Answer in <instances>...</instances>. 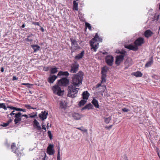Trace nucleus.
<instances>
[{
  "label": "nucleus",
  "instance_id": "obj_1",
  "mask_svg": "<svg viewBox=\"0 0 160 160\" xmlns=\"http://www.w3.org/2000/svg\"><path fill=\"white\" fill-rule=\"evenodd\" d=\"M83 78L82 75L78 73L73 75L71 83L68 86L67 89L68 97L74 98L77 96L78 91L79 90V86L82 84Z\"/></svg>",
  "mask_w": 160,
  "mask_h": 160
},
{
  "label": "nucleus",
  "instance_id": "obj_2",
  "mask_svg": "<svg viewBox=\"0 0 160 160\" xmlns=\"http://www.w3.org/2000/svg\"><path fill=\"white\" fill-rule=\"evenodd\" d=\"M102 39L99 37L98 34L96 33L94 38L92 39L90 41L91 49H93V51L96 52L98 48V43L97 41L102 42Z\"/></svg>",
  "mask_w": 160,
  "mask_h": 160
},
{
  "label": "nucleus",
  "instance_id": "obj_3",
  "mask_svg": "<svg viewBox=\"0 0 160 160\" xmlns=\"http://www.w3.org/2000/svg\"><path fill=\"white\" fill-rule=\"evenodd\" d=\"M109 69V68L107 66L103 67L102 69L101 74L102 83L105 82H106V77L107 73Z\"/></svg>",
  "mask_w": 160,
  "mask_h": 160
},
{
  "label": "nucleus",
  "instance_id": "obj_4",
  "mask_svg": "<svg viewBox=\"0 0 160 160\" xmlns=\"http://www.w3.org/2000/svg\"><path fill=\"white\" fill-rule=\"evenodd\" d=\"M69 81L67 77H64L61 78L58 80V85L60 86L66 87L69 84Z\"/></svg>",
  "mask_w": 160,
  "mask_h": 160
},
{
  "label": "nucleus",
  "instance_id": "obj_5",
  "mask_svg": "<svg viewBox=\"0 0 160 160\" xmlns=\"http://www.w3.org/2000/svg\"><path fill=\"white\" fill-rule=\"evenodd\" d=\"M15 118L14 120V122L15 124H18L20 122H22V119H24L25 118H22V113L20 112H18L16 113L14 116Z\"/></svg>",
  "mask_w": 160,
  "mask_h": 160
},
{
  "label": "nucleus",
  "instance_id": "obj_6",
  "mask_svg": "<svg viewBox=\"0 0 160 160\" xmlns=\"http://www.w3.org/2000/svg\"><path fill=\"white\" fill-rule=\"evenodd\" d=\"M70 40L71 42L72 46L71 48V51L74 52L80 48L76 40L73 38H70Z\"/></svg>",
  "mask_w": 160,
  "mask_h": 160
},
{
  "label": "nucleus",
  "instance_id": "obj_7",
  "mask_svg": "<svg viewBox=\"0 0 160 160\" xmlns=\"http://www.w3.org/2000/svg\"><path fill=\"white\" fill-rule=\"evenodd\" d=\"M52 90L53 93L58 96H61L63 95V91L61 89L59 86L55 85L52 88Z\"/></svg>",
  "mask_w": 160,
  "mask_h": 160
},
{
  "label": "nucleus",
  "instance_id": "obj_8",
  "mask_svg": "<svg viewBox=\"0 0 160 160\" xmlns=\"http://www.w3.org/2000/svg\"><path fill=\"white\" fill-rule=\"evenodd\" d=\"M114 60V58L111 55H108L105 58V62L109 66H112Z\"/></svg>",
  "mask_w": 160,
  "mask_h": 160
},
{
  "label": "nucleus",
  "instance_id": "obj_9",
  "mask_svg": "<svg viewBox=\"0 0 160 160\" xmlns=\"http://www.w3.org/2000/svg\"><path fill=\"white\" fill-rule=\"evenodd\" d=\"M79 67V64L76 62L72 64L71 66L70 72L72 73H76L78 70Z\"/></svg>",
  "mask_w": 160,
  "mask_h": 160
},
{
  "label": "nucleus",
  "instance_id": "obj_10",
  "mask_svg": "<svg viewBox=\"0 0 160 160\" xmlns=\"http://www.w3.org/2000/svg\"><path fill=\"white\" fill-rule=\"evenodd\" d=\"M53 144H50L48 146L47 149V152L49 155H52L54 154L55 151L54 149Z\"/></svg>",
  "mask_w": 160,
  "mask_h": 160
},
{
  "label": "nucleus",
  "instance_id": "obj_11",
  "mask_svg": "<svg viewBox=\"0 0 160 160\" xmlns=\"http://www.w3.org/2000/svg\"><path fill=\"white\" fill-rule=\"evenodd\" d=\"M124 59V56L122 55H119L116 57L115 64L118 66L119 65L121 62H122Z\"/></svg>",
  "mask_w": 160,
  "mask_h": 160
},
{
  "label": "nucleus",
  "instance_id": "obj_12",
  "mask_svg": "<svg viewBox=\"0 0 160 160\" xmlns=\"http://www.w3.org/2000/svg\"><path fill=\"white\" fill-rule=\"evenodd\" d=\"M144 42L143 38L139 37L134 42V44L138 47V46H141Z\"/></svg>",
  "mask_w": 160,
  "mask_h": 160
},
{
  "label": "nucleus",
  "instance_id": "obj_13",
  "mask_svg": "<svg viewBox=\"0 0 160 160\" xmlns=\"http://www.w3.org/2000/svg\"><path fill=\"white\" fill-rule=\"evenodd\" d=\"M125 48L130 50H132L135 51H137L138 49V47L135 45L134 46L132 44H130L128 45H125Z\"/></svg>",
  "mask_w": 160,
  "mask_h": 160
},
{
  "label": "nucleus",
  "instance_id": "obj_14",
  "mask_svg": "<svg viewBox=\"0 0 160 160\" xmlns=\"http://www.w3.org/2000/svg\"><path fill=\"white\" fill-rule=\"evenodd\" d=\"M48 115V112L44 111H42L39 114V117L42 120H44L47 118Z\"/></svg>",
  "mask_w": 160,
  "mask_h": 160
},
{
  "label": "nucleus",
  "instance_id": "obj_15",
  "mask_svg": "<svg viewBox=\"0 0 160 160\" xmlns=\"http://www.w3.org/2000/svg\"><path fill=\"white\" fill-rule=\"evenodd\" d=\"M34 37V35L33 34H31L27 36V38H25V40L30 43H33Z\"/></svg>",
  "mask_w": 160,
  "mask_h": 160
},
{
  "label": "nucleus",
  "instance_id": "obj_16",
  "mask_svg": "<svg viewBox=\"0 0 160 160\" xmlns=\"http://www.w3.org/2000/svg\"><path fill=\"white\" fill-rule=\"evenodd\" d=\"M58 76L55 75H50L48 78V81L50 83H52L57 78Z\"/></svg>",
  "mask_w": 160,
  "mask_h": 160
},
{
  "label": "nucleus",
  "instance_id": "obj_17",
  "mask_svg": "<svg viewBox=\"0 0 160 160\" xmlns=\"http://www.w3.org/2000/svg\"><path fill=\"white\" fill-rule=\"evenodd\" d=\"M82 116V115L76 112H74L72 114V117L76 120L80 119Z\"/></svg>",
  "mask_w": 160,
  "mask_h": 160
},
{
  "label": "nucleus",
  "instance_id": "obj_18",
  "mask_svg": "<svg viewBox=\"0 0 160 160\" xmlns=\"http://www.w3.org/2000/svg\"><path fill=\"white\" fill-rule=\"evenodd\" d=\"M33 127L35 128H37L38 130H40L41 128L38 122L36 120L34 119L33 121Z\"/></svg>",
  "mask_w": 160,
  "mask_h": 160
},
{
  "label": "nucleus",
  "instance_id": "obj_19",
  "mask_svg": "<svg viewBox=\"0 0 160 160\" xmlns=\"http://www.w3.org/2000/svg\"><path fill=\"white\" fill-rule=\"evenodd\" d=\"M153 33L150 30H147L144 32V35L147 38H148L151 36Z\"/></svg>",
  "mask_w": 160,
  "mask_h": 160
},
{
  "label": "nucleus",
  "instance_id": "obj_20",
  "mask_svg": "<svg viewBox=\"0 0 160 160\" xmlns=\"http://www.w3.org/2000/svg\"><path fill=\"white\" fill-rule=\"evenodd\" d=\"M69 73L67 71H60L58 72L57 76H64L67 77L69 75Z\"/></svg>",
  "mask_w": 160,
  "mask_h": 160
},
{
  "label": "nucleus",
  "instance_id": "obj_21",
  "mask_svg": "<svg viewBox=\"0 0 160 160\" xmlns=\"http://www.w3.org/2000/svg\"><path fill=\"white\" fill-rule=\"evenodd\" d=\"M84 54V51H82L80 53L75 56V58L77 60L81 59L83 56Z\"/></svg>",
  "mask_w": 160,
  "mask_h": 160
},
{
  "label": "nucleus",
  "instance_id": "obj_22",
  "mask_svg": "<svg viewBox=\"0 0 160 160\" xmlns=\"http://www.w3.org/2000/svg\"><path fill=\"white\" fill-rule=\"evenodd\" d=\"M89 95V93L87 91H84L82 94L83 99L87 100L88 99Z\"/></svg>",
  "mask_w": 160,
  "mask_h": 160
},
{
  "label": "nucleus",
  "instance_id": "obj_23",
  "mask_svg": "<svg viewBox=\"0 0 160 160\" xmlns=\"http://www.w3.org/2000/svg\"><path fill=\"white\" fill-rule=\"evenodd\" d=\"M153 63V57H151L150 60L148 61L145 65V67H148L150 66Z\"/></svg>",
  "mask_w": 160,
  "mask_h": 160
},
{
  "label": "nucleus",
  "instance_id": "obj_24",
  "mask_svg": "<svg viewBox=\"0 0 160 160\" xmlns=\"http://www.w3.org/2000/svg\"><path fill=\"white\" fill-rule=\"evenodd\" d=\"M132 75L136 77H142V74L140 71H137L135 72L132 73Z\"/></svg>",
  "mask_w": 160,
  "mask_h": 160
},
{
  "label": "nucleus",
  "instance_id": "obj_25",
  "mask_svg": "<svg viewBox=\"0 0 160 160\" xmlns=\"http://www.w3.org/2000/svg\"><path fill=\"white\" fill-rule=\"evenodd\" d=\"M92 103L96 108H99V106L98 104V101L95 99H93Z\"/></svg>",
  "mask_w": 160,
  "mask_h": 160
},
{
  "label": "nucleus",
  "instance_id": "obj_26",
  "mask_svg": "<svg viewBox=\"0 0 160 160\" xmlns=\"http://www.w3.org/2000/svg\"><path fill=\"white\" fill-rule=\"evenodd\" d=\"M93 106L90 103L86 105L85 107L82 108V110H83L86 109L88 110L92 109Z\"/></svg>",
  "mask_w": 160,
  "mask_h": 160
},
{
  "label": "nucleus",
  "instance_id": "obj_27",
  "mask_svg": "<svg viewBox=\"0 0 160 160\" xmlns=\"http://www.w3.org/2000/svg\"><path fill=\"white\" fill-rule=\"evenodd\" d=\"M31 47L33 49L34 52H35L37 50H39L40 48V47L37 45L32 44L31 45Z\"/></svg>",
  "mask_w": 160,
  "mask_h": 160
},
{
  "label": "nucleus",
  "instance_id": "obj_28",
  "mask_svg": "<svg viewBox=\"0 0 160 160\" xmlns=\"http://www.w3.org/2000/svg\"><path fill=\"white\" fill-rule=\"evenodd\" d=\"M73 8L74 10L78 11V4L76 1H74L73 2Z\"/></svg>",
  "mask_w": 160,
  "mask_h": 160
},
{
  "label": "nucleus",
  "instance_id": "obj_29",
  "mask_svg": "<svg viewBox=\"0 0 160 160\" xmlns=\"http://www.w3.org/2000/svg\"><path fill=\"white\" fill-rule=\"evenodd\" d=\"M58 71V68L56 67L52 68L51 67L50 73L51 74H54L57 73Z\"/></svg>",
  "mask_w": 160,
  "mask_h": 160
},
{
  "label": "nucleus",
  "instance_id": "obj_30",
  "mask_svg": "<svg viewBox=\"0 0 160 160\" xmlns=\"http://www.w3.org/2000/svg\"><path fill=\"white\" fill-rule=\"evenodd\" d=\"M22 151H20L19 149L18 148L17 149H16L13 152L17 154V156L20 157L21 156L22 153L21 152Z\"/></svg>",
  "mask_w": 160,
  "mask_h": 160
},
{
  "label": "nucleus",
  "instance_id": "obj_31",
  "mask_svg": "<svg viewBox=\"0 0 160 160\" xmlns=\"http://www.w3.org/2000/svg\"><path fill=\"white\" fill-rule=\"evenodd\" d=\"M103 118L105 122L106 123L108 124L109 122L112 119V117L111 116H109L108 118L104 117Z\"/></svg>",
  "mask_w": 160,
  "mask_h": 160
},
{
  "label": "nucleus",
  "instance_id": "obj_32",
  "mask_svg": "<svg viewBox=\"0 0 160 160\" xmlns=\"http://www.w3.org/2000/svg\"><path fill=\"white\" fill-rule=\"evenodd\" d=\"M18 147H17L16 146L15 143H13L12 144L11 146V149H12V152H14L16 149H17Z\"/></svg>",
  "mask_w": 160,
  "mask_h": 160
},
{
  "label": "nucleus",
  "instance_id": "obj_33",
  "mask_svg": "<svg viewBox=\"0 0 160 160\" xmlns=\"http://www.w3.org/2000/svg\"><path fill=\"white\" fill-rule=\"evenodd\" d=\"M87 102V100L85 99L81 100L79 103V105L80 106H81L84 105Z\"/></svg>",
  "mask_w": 160,
  "mask_h": 160
},
{
  "label": "nucleus",
  "instance_id": "obj_34",
  "mask_svg": "<svg viewBox=\"0 0 160 160\" xmlns=\"http://www.w3.org/2000/svg\"><path fill=\"white\" fill-rule=\"evenodd\" d=\"M60 107L62 108L65 109L66 108V104L64 102H63L62 101H61L60 103Z\"/></svg>",
  "mask_w": 160,
  "mask_h": 160
},
{
  "label": "nucleus",
  "instance_id": "obj_35",
  "mask_svg": "<svg viewBox=\"0 0 160 160\" xmlns=\"http://www.w3.org/2000/svg\"><path fill=\"white\" fill-rule=\"evenodd\" d=\"M152 77L155 80H158L160 79V76L157 75H153L152 76Z\"/></svg>",
  "mask_w": 160,
  "mask_h": 160
},
{
  "label": "nucleus",
  "instance_id": "obj_36",
  "mask_svg": "<svg viewBox=\"0 0 160 160\" xmlns=\"http://www.w3.org/2000/svg\"><path fill=\"white\" fill-rule=\"evenodd\" d=\"M3 108L5 110H7V108L6 106L4 103H0V108Z\"/></svg>",
  "mask_w": 160,
  "mask_h": 160
},
{
  "label": "nucleus",
  "instance_id": "obj_37",
  "mask_svg": "<svg viewBox=\"0 0 160 160\" xmlns=\"http://www.w3.org/2000/svg\"><path fill=\"white\" fill-rule=\"evenodd\" d=\"M77 128L78 130H79L82 131L84 132H87V129H85L83 127H81V128Z\"/></svg>",
  "mask_w": 160,
  "mask_h": 160
},
{
  "label": "nucleus",
  "instance_id": "obj_38",
  "mask_svg": "<svg viewBox=\"0 0 160 160\" xmlns=\"http://www.w3.org/2000/svg\"><path fill=\"white\" fill-rule=\"evenodd\" d=\"M24 106L27 108L28 109H36V108L31 107V106H30V105H29V104H25Z\"/></svg>",
  "mask_w": 160,
  "mask_h": 160
},
{
  "label": "nucleus",
  "instance_id": "obj_39",
  "mask_svg": "<svg viewBox=\"0 0 160 160\" xmlns=\"http://www.w3.org/2000/svg\"><path fill=\"white\" fill-rule=\"evenodd\" d=\"M29 115H30L29 117L30 118H34L37 116L36 112L35 113L34 112L31 113V114H29Z\"/></svg>",
  "mask_w": 160,
  "mask_h": 160
},
{
  "label": "nucleus",
  "instance_id": "obj_40",
  "mask_svg": "<svg viewBox=\"0 0 160 160\" xmlns=\"http://www.w3.org/2000/svg\"><path fill=\"white\" fill-rule=\"evenodd\" d=\"M51 67H45L43 68V70L45 71L51 70Z\"/></svg>",
  "mask_w": 160,
  "mask_h": 160
},
{
  "label": "nucleus",
  "instance_id": "obj_41",
  "mask_svg": "<svg viewBox=\"0 0 160 160\" xmlns=\"http://www.w3.org/2000/svg\"><path fill=\"white\" fill-rule=\"evenodd\" d=\"M85 26L87 28H88L90 30H91L92 27L91 26V25L88 22H86L85 23Z\"/></svg>",
  "mask_w": 160,
  "mask_h": 160
},
{
  "label": "nucleus",
  "instance_id": "obj_42",
  "mask_svg": "<svg viewBox=\"0 0 160 160\" xmlns=\"http://www.w3.org/2000/svg\"><path fill=\"white\" fill-rule=\"evenodd\" d=\"M57 160H60V152L59 149H58L57 157Z\"/></svg>",
  "mask_w": 160,
  "mask_h": 160
},
{
  "label": "nucleus",
  "instance_id": "obj_43",
  "mask_svg": "<svg viewBox=\"0 0 160 160\" xmlns=\"http://www.w3.org/2000/svg\"><path fill=\"white\" fill-rule=\"evenodd\" d=\"M126 53H127L125 51H122L120 52H118V53H120L121 54H120V55H123L124 57L125 56V55L126 54Z\"/></svg>",
  "mask_w": 160,
  "mask_h": 160
},
{
  "label": "nucleus",
  "instance_id": "obj_44",
  "mask_svg": "<svg viewBox=\"0 0 160 160\" xmlns=\"http://www.w3.org/2000/svg\"><path fill=\"white\" fill-rule=\"evenodd\" d=\"M48 136L50 139H52V136L51 134V132L50 131H48Z\"/></svg>",
  "mask_w": 160,
  "mask_h": 160
},
{
  "label": "nucleus",
  "instance_id": "obj_45",
  "mask_svg": "<svg viewBox=\"0 0 160 160\" xmlns=\"http://www.w3.org/2000/svg\"><path fill=\"white\" fill-rule=\"evenodd\" d=\"M122 110L124 112H128L129 111V110L126 108H123L122 109Z\"/></svg>",
  "mask_w": 160,
  "mask_h": 160
},
{
  "label": "nucleus",
  "instance_id": "obj_46",
  "mask_svg": "<svg viewBox=\"0 0 160 160\" xmlns=\"http://www.w3.org/2000/svg\"><path fill=\"white\" fill-rule=\"evenodd\" d=\"M32 24L35 25H37L38 26H40V24L39 22H33L32 23Z\"/></svg>",
  "mask_w": 160,
  "mask_h": 160
},
{
  "label": "nucleus",
  "instance_id": "obj_47",
  "mask_svg": "<svg viewBox=\"0 0 160 160\" xmlns=\"http://www.w3.org/2000/svg\"><path fill=\"white\" fill-rule=\"evenodd\" d=\"M7 108H9L10 109H11L14 110H16V107H13L12 106H8Z\"/></svg>",
  "mask_w": 160,
  "mask_h": 160
},
{
  "label": "nucleus",
  "instance_id": "obj_48",
  "mask_svg": "<svg viewBox=\"0 0 160 160\" xmlns=\"http://www.w3.org/2000/svg\"><path fill=\"white\" fill-rule=\"evenodd\" d=\"M15 111H12L10 114V115L11 116H12V115H14V116L15 115V114H16V113H15Z\"/></svg>",
  "mask_w": 160,
  "mask_h": 160
},
{
  "label": "nucleus",
  "instance_id": "obj_49",
  "mask_svg": "<svg viewBox=\"0 0 160 160\" xmlns=\"http://www.w3.org/2000/svg\"><path fill=\"white\" fill-rule=\"evenodd\" d=\"M112 125L109 126H106L105 127V128L107 129H109L112 128Z\"/></svg>",
  "mask_w": 160,
  "mask_h": 160
},
{
  "label": "nucleus",
  "instance_id": "obj_50",
  "mask_svg": "<svg viewBox=\"0 0 160 160\" xmlns=\"http://www.w3.org/2000/svg\"><path fill=\"white\" fill-rule=\"evenodd\" d=\"M101 83H102L101 82V83H98V84H97V85L96 86V88H98L100 86H102Z\"/></svg>",
  "mask_w": 160,
  "mask_h": 160
},
{
  "label": "nucleus",
  "instance_id": "obj_51",
  "mask_svg": "<svg viewBox=\"0 0 160 160\" xmlns=\"http://www.w3.org/2000/svg\"><path fill=\"white\" fill-rule=\"evenodd\" d=\"M8 125V123H7V122L6 123H3V126L4 127H6Z\"/></svg>",
  "mask_w": 160,
  "mask_h": 160
},
{
  "label": "nucleus",
  "instance_id": "obj_52",
  "mask_svg": "<svg viewBox=\"0 0 160 160\" xmlns=\"http://www.w3.org/2000/svg\"><path fill=\"white\" fill-rule=\"evenodd\" d=\"M22 118L23 117H25L26 119H27V118H28V115H26V114L22 115Z\"/></svg>",
  "mask_w": 160,
  "mask_h": 160
},
{
  "label": "nucleus",
  "instance_id": "obj_53",
  "mask_svg": "<svg viewBox=\"0 0 160 160\" xmlns=\"http://www.w3.org/2000/svg\"><path fill=\"white\" fill-rule=\"evenodd\" d=\"M18 79V78H17L15 76H13V77L12 80H17Z\"/></svg>",
  "mask_w": 160,
  "mask_h": 160
},
{
  "label": "nucleus",
  "instance_id": "obj_54",
  "mask_svg": "<svg viewBox=\"0 0 160 160\" xmlns=\"http://www.w3.org/2000/svg\"><path fill=\"white\" fill-rule=\"evenodd\" d=\"M22 108H16V110H15L17 111H21Z\"/></svg>",
  "mask_w": 160,
  "mask_h": 160
},
{
  "label": "nucleus",
  "instance_id": "obj_55",
  "mask_svg": "<svg viewBox=\"0 0 160 160\" xmlns=\"http://www.w3.org/2000/svg\"><path fill=\"white\" fill-rule=\"evenodd\" d=\"M42 128L46 130V128H45V125H43V124H42Z\"/></svg>",
  "mask_w": 160,
  "mask_h": 160
},
{
  "label": "nucleus",
  "instance_id": "obj_56",
  "mask_svg": "<svg viewBox=\"0 0 160 160\" xmlns=\"http://www.w3.org/2000/svg\"><path fill=\"white\" fill-rule=\"evenodd\" d=\"M12 121V120L11 119H10L7 122V123H8V125L10 123H11Z\"/></svg>",
  "mask_w": 160,
  "mask_h": 160
},
{
  "label": "nucleus",
  "instance_id": "obj_57",
  "mask_svg": "<svg viewBox=\"0 0 160 160\" xmlns=\"http://www.w3.org/2000/svg\"><path fill=\"white\" fill-rule=\"evenodd\" d=\"M40 30L42 32H44V29L42 27H41Z\"/></svg>",
  "mask_w": 160,
  "mask_h": 160
},
{
  "label": "nucleus",
  "instance_id": "obj_58",
  "mask_svg": "<svg viewBox=\"0 0 160 160\" xmlns=\"http://www.w3.org/2000/svg\"><path fill=\"white\" fill-rule=\"evenodd\" d=\"M1 71L2 72H3L4 71V68L3 67H2L1 68Z\"/></svg>",
  "mask_w": 160,
  "mask_h": 160
},
{
  "label": "nucleus",
  "instance_id": "obj_59",
  "mask_svg": "<svg viewBox=\"0 0 160 160\" xmlns=\"http://www.w3.org/2000/svg\"><path fill=\"white\" fill-rule=\"evenodd\" d=\"M21 111H23V112H26V110L25 109H21Z\"/></svg>",
  "mask_w": 160,
  "mask_h": 160
},
{
  "label": "nucleus",
  "instance_id": "obj_60",
  "mask_svg": "<svg viewBox=\"0 0 160 160\" xmlns=\"http://www.w3.org/2000/svg\"><path fill=\"white\" fill-rule=\"evenodd\" d=\"M29 84L28 83H23L22 84V85H28Z\"/></svg>",
  "mask_w": 160,
  "mask_h": 160
},
{
  "label": "nucleus",
  "instance_id": "obj_61",
  "mask_svg": "<svg viewBox=\"0 0 160 160\" xmlns=\"http://www.w3.org/2000/svg\"><path fill=\"white\" fill-rule=\"evenodd\" d=\"M25 24H23L22 25V26H21V28H24L25 27Z\"/></svg>",
  "mask_w": 160,
  "mask_h": 160
},
{
  "label": "nucleus",
  "instance_id": "obj_62",
  "mask_svg": "<svg viewBox=\"0 0 160 160\" xmlns=\"http://www.w3.org/2000/svg\"><path fill=\"white\" fill-rule=\"evenodd\" d=\"M47 128H48L49 127V123H48L47 125Z\"/></svg>",
  "mask_w": 160,
  "mask_h": 160
},
{
  "label": "nucleus",
  "instance_id": "obj_63",
  "mask_svg": "<svg viewBox=\"0 0 160 160\" xmlns=\"http://www.w3.org/2000/svg\"><path fill=\"white\" fill-rule=\"evenodd\" d=\"M106 53H107V52H103V54H106Z\"/></svg>",
  "mask_w": 160,
  "mask_h": 160
},
{
  "label": "nucleus",
  "instance_id": "obj_64",
  "mask_svg": "<svg viewBox=\"0 0 160 160\" xmlns=\"http://www.w3.org/2000/svg\"><path fill=\"white\" fill-rule=\"evenodd\" d=\"M79 19H80L81 20H82V21L83 20L82 19H81L80 16H79Z\"/></svg>",
  "mask_w": 160,
  "mask_h": 160
}]
</instances>
